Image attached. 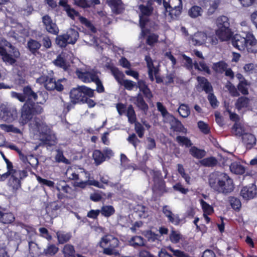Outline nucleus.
Wrapping results in <instances>:
<instances>
[{"instance_id":"nucleus-1","label":"nucleus","mask_w":257,"mask_h":257,"mask_svg":"<svg viewBox=\"0 0 257 257\" xmlns=\"http://www.w3.org/2000/svg\"><path fill=\"white\" fill-rule=\"evenodd\" d=\"M23 92L27 100L21 108L20 120L21 123L25 124L31 120L34 115L41 114L43 108L38 102H35L38 95L30 86H25Z\"/></svg>"},{"instance_id":"nucleus-2","label":"nucleus","mask_w":257,"mask_h":257,"mask_svg":"<svg viewBox=\"0 0 257 257\" xmlns=\"http://www.w3.org/2000/svg\"><path fill=\"white\" fill-rule=\"evenodd\" d=\"M232 44L240 51L246 50L249 53H257V40L251 32L236 34L232 37Z\"/></svg>"},{"instance_id":"nucleus-3","label":"nucleus","mask_w":257,"mask_h":257,"mask_svg":"<svg viewBox=\"0 0 257 257\" xmlns=\"http://www.w3.org/2000/svg\"><path fill=\"white\" fill-rule=\"evenodd\" d=\"M120 242L114 235L106 233L101 237L98 244L103 249L102 252L107 255H119L118 248Z\"/></svg>"},{"instance_id":"nucleus-4","label":"nucleus","mask_w":257,"mask_h":257,"mask_svg":"<svg viewBox=\"0 0 257 257\" xmlns=\"http://www.w3.org/2000/svg\"><path fill=\"white\" fill-rule=\"evenodd\" d=\"M94 91L85 85L73 88L69 92L70 102L74 105L81 104L86 96L94 97Z\"/></svg>"},{"instance_id":"nucleus-5","label":"nucleus","mask_w":257,"mask_h":257,"mask_svg":"<svg viewBox=\"0 0 257 257\" xmlns=\"http://www.w3.org/2000/svg\"><path fill=\"white\" fill-rule=\"evenodd\" d=\"M218 29L216 30L217 35L221 41L229 40L232 36V32L230 28L229 19L225 16H221L217 19Z\"/></svg>"},{"instance_id":"nucleus-6","label":"nucleus","mask_w":257,"mask_h":257,"mask_svg":"<svg viewBox=\"0 0 257 257\" xmlns=\"http://www.w3.org/2000/svg\"><path fill=\"white\" fill-rule=\"evenodd\" d=\"M5 46L8 47L10 49L7 51L3 46H0V56L4 62L13 65L16 62V58L19 57L20 52L18 49L10 42L6 41Z\"/></svg>"},{"instance_id":"nucleus-7","label":"nucleus","mask_w":257,"mask_h":257,"mask_svg":"<svg viewBox=\"0 0 257 257\" xmlns=\"http://www.w3.org/2000/svg\"><path fill=\"white\" fill-rule=\"evenodd\" d=\"M150 173L152 176L154 182L153 190L154 192H158L161 195L168 192L166 187V182L164 180L162 173L160 170H150Z\"/></svg>"},{"instance_id":"nucleus-8","label":"nucleus","mask_w":257,"mask_h":257,"mask_svg":"<svg viewBox=\"0 0 257 257\" xmlns=\"http://www.w3.org/2000/svg\"><path fill=\"white\" fill-rule=\"evenodd\" d=\"M139 10L140 11L139 14L140 26L141 28H144L150 21L149 17L154 12L152 1H148L146 5L144 4L139 5Z\"/></svg>"},{"instance_id":"nucleus-9","label":"nucleus","mask_w":257,"mask_h":257,"mask_svg":"<svg viewBox=\"0 0 257 257\" xmlns=\"http://www.w3.org/2000/svg\"><path fill=\"white\" fill-rule=\"evenodd\" d=\"M37 81L39 83L44 84L46 89L49 91L56 90L58 91H62L64 89L61 79L56 81L54 77L49 75H41L37 79Z\"/></svg>"},{"instance_id":"nucleus-10","label":"nucleus","mask_w":257,"mask_h":257,"mask_svg":"<svg viewBox=\"0 0 257 257\" xmlns=\"http://www.w3.org/2000/svg\"><path fill=\"white\" fill-rule=\"evenodd\" d=\"M18 116L17 109L11 105L2 104L0 106V119L7 122H12Z\"/></svg>"},{"instance_id":"nucleus-11","label":"nucleus","mask_w":257,"mask_h":257,"mask_svg":"<svg viewBox=\"0 0 257 257\" xmlns=\"http://www.w3.org/2000/svg\"><path fill=\"white\" fill-rule=\"evenodd\" d=\"M28 176L27 171L26 170V173H17L12 174L9 178L8 182V186L11 188L13 193H16L17 191L22 187L21 181Z\"/></svg>"},{"instance_id":"nucleus-12","label":"nucleus","mask_w":257,"mask_h":257,"mask_svg":"<svg viewBox=\"0 0 257 257\" xmlns=\"http://www.w3.org/2000/svg\"><path fill=\"white\" fill-rule=\"evenodd\" d=\"M226 173L219 171H215L211 173L208 176V184L210 188L216 193L218 188L222 183L225 177H226Z\"/></svg>"},{"instance_id":"nucleus-13","label":"nucleus","mask_w":257,"mask_h":257,"mask_svg":"<svg viewBox=\"0 0 257 257\" xmlns=\"http://www.w3.org/2000/svg\"><path fill=\"white\" fill-rule=\"evenodd\" d=\"M218 39L220 40L219 36L217 35L216 31L215 33L210 34L208 36L201 33L196 34L192 39L193 42H195V44L201 45L203 44L206 40L212 45H215L218 43Z\"/></svg>"},{"instance_id":"nucleus-14","label":"nucleus","mask_w":257,"mask_h":257,"mask_svg":"<svg viewBox=\"0 0 257 257\" xmlns=\"http://www.w3.org/2000/svg\"><path fill=\"white\" fill-rule=\"evenodd\" d=\"M234 189V185L233 180L227 174L226 177H225V180H223L221 183L216 193L222 194L226 196L233 192Z\"/></svg>"},{"instance_id":"nucleus-15","label":"nucleus","mask_w":257,"mask_h":257,"mask_svg":"<svg viewBox=\"0 0 257 257\" xmlns=\"http://www.w3.org/2000/svg\"><path fill=\"white\" fill-rule=\"evenodd\" d=\"M42 23L47 32L54 35H58L59 32L58 27L48 15L42 17Z\"/></svg>"},{"instance_id":"nucleus-16","label":"nucleus","mask_w":257,"mask_h":257,"mask_svg":"<svg viewBox=\"0 0 257 257\" xmlns=\"http://www.w3.org/2000/svg\"><path fill=\"white\" fill-rule=\"evenodd\" d=\"M14 214L5 207H0V223L3 225L12 224L15 221Z\"/></svg>"},{"instance_id":"nucleus-17","label":"nucleus","mask_w":257,"mask_h":257,"mask_svg":"<svg viewBox=\"0 0 257 257\" xmlns=\"http://www.w3.org/2000/svg\"><path fill=\"white\" fill-rule=\"evenodd\" d=\"M36 115H34L32 117V118L34 117V119L30 122V126L33 131L41 133L46 130L47 125L44 122L43 117H38Z\"/></svg>"},{"instance_id":"nucleus-18","label":"nucleus","mask_w":257,"mask_h":257,"mask_svg":"<svg viewBox=\"0 0 257 257\" xmlns=\"http://www.w3.org/2000/svg\"><path fill=\"white\" fill-rule=\"evenodd\" d=\"M257 188L255 184L243 187L240 190V195L244 200H248L254 198L257 193Z\"/></svg>"},{"instance_id":"nucleus-19","label":"nucleus","mask_w":257,"mask_h":257,"mask_svg":"<svg viewBox=\"0 0 257 257\" xmlns=\"http://www.w3.org/2000/svg\"><path fill=\"white\" fill-rule=\"evenodd\" d=\"M196 80L198 83L196 88L198 91H204L206 93L213 91L211 83L204 77L197 76Z\"/></svg>"},{"instance_id":"nucleus-20","label":"nucleus","mask_w":257,"mask_h":257,"mask_svg":"<svg viewBox=\"0 0 257 257\" xmlns=\"http://www.w3.org/2000/svg\"><path fill=\"white\" fill-rule=\"evenodd\" d=\"M137 87L139 89L140 92L143 93L148 102L152 100L153 97V93L145 80L142 79L138 80L137 83Z\"/></svg>"},{"instance_id":"nucleus-21","label":"nucleus","mask_w":257,"mask_h":257,"mask_svg":"<svg viewBox=\"0 0 257 257\" xmlns=\"http://www.w3.org/2000/svg\"><path fill=\"white\" fill-rule=\"evenodd\" d=\"M242 141L246 149H251L256 144V138L250 133H245L242 137Z\"/></svg>"},{"instance_id":"nucleus-22","label":"nucleus","mask_w":257,"mask_h":257,"mask_svg":"<svg viewBox=\"0 0 257 257\" xmlns=\"http://www.w3.org/2000/svg\"><path fill=\"white\" fill-rule=\"evenodd\" d=\"M135 104L142 111L146 112L149 109V106L144 99L143 95L141 93L137 94L135 97Z\"/></svg>"},{"instance_id":"nucleus-23","label":"nucleus","mask_w":257,"mask_h":257,"mask_svg":"<svg viewBox=\"0 0 257 257\" xmlns=\"http://www.w3.org/2000/svg\"><path fill=\"white\" fill-rule=\"evenodd\" d=\"M41 46L42 45L39 42L31 38L27 42V48L34 55L39 53V50Z\"/></svg>"},{"instance_id":"nucleus-24","label":"nucleus","mask_w":257,"mask_h":257,"mask_svg":"<svg viewBox=\"0 0 257 257\" xmlns=\"http://www.w3.org/2000/svg\"><path fill=\"white\" fill-rule=\"evenodd\" d=\"M56 234L58 242L59 244H62L68 242L72 237V234L70 232L59 230L56 232Z\"/></svg>"},{"instance_id":"nucleus-25","label":"nucleus","mask_w":257,"mask_h":257,"mask_svg":"<svg viewBox=\"0 0 257 257\" xmlns=\"http://www.w3.org/2000/svg\"><path fill=\"white\" fill-rule=\"evenodd\" d=\"M107 2L114 14L118 15L123 12L124 9L121 7L122 3L121 0H107Z\"/></svg>"},{"instance_id":"nucleus-26","label":"nucleus","mask_w":257,"mask_h":257,"mask_svg":"<svg viewBox=\"0 0 257 257\" xmlns=\"http://www.w3.org/2000/svg\"><path fill=\"white\" fill-rule=\"evenodd\" d=\"M108 68L111 71L112 75L114 76L116 81L120 85L124 80L125 76L124 74L118 68L114 66H108Z\"/></svg>"},{"instance_id":"nucleus-27","label":"nucleus","mask_w":257,"mask_h":257,"mask_svg":"<svg viewBox=\"0 0 257 257\" xmlns=\"http://www.w3.org/2000/svg\"><path fill=\"white\" fill-rule=\"evenodd\" d=\"M54 63L56 66L62 68L65 71L68 70L70 67L69 63L61 54L57 56V58L54 61Z\"/></svg>"},{"instance_id":"nucleus-28","label":"nucleus","mask_w":257,"mask_h":257,"mask_svg":"<svg viewBox=\"0 0 257 257\" xmlns=\"http://www.w3.org/2000/svg\"><path fill=\"white\" fill-rule=\"evenodd\" d=\"M69 41V44H74L79 38V33L74 29H70L65 34Z\"/></svg>"},{"instance_id":"nucleus-29","label":"nucleus","mask_w":257,"mask_h":257,"mask_svg":"<svg viewBox=\"0 0 257 257\" xmlns=\"http://www.w3.org/2000/svg\"><path fill=\"white\" fill-rule=\"evenodd\" d=\"M189 153L194 158L201 159L206 155V152L203 149H200L195 146H191L189 149Z\"/></svg>"},{"instance_id":"nucleus-30","label":"nucleus","mask_w":257,"mask_h":257,"mask_svg":"<svg viewBox=\"0 0 257 257\" xmlns=\"http://www.w3.org/2000/svg\"><path fill=\"white\" fill-rule=\"evenodd\" d=\"M201 166L205 167H213L217 165L218 161L214 157H209L204 158L200 161Z\"/></svg>"},{"instance_id":"nucleus-31","label":"nucleus","mask_w":257,"mask_h":257,"mask_svg":"<svg viewBox=\"0 0 257 257\" xmlns=\"http://www.w3.org/2000/svg\"><path fill=\"white\" fill-rule=\"evenodd\" d=\"M228 201L231 208L236 212H239L241 208V203L240 199L234 196H229Z\"/></svg>"},{"instance_id":"nucleus-32","label":"nucleus","mask_w":257,"mask_h":257,"mask_svg":"<svg viewBox=\"0 0 257 257\" xmlns=\"http://www.w3.org/2000/svg\"><path fill=\"white\" fill-rule=\"evenodd\" d=\"M92 158L96 165H99L105 161L104 154L99 150L93 151Z\"/></svg>"},{"instance_id":"nucleus-33","label":"nucleus","mask_w":257,"mask_h":257,"mask_svg":"<svg viewBox=\"0 0 257 257\" xmlns=\"http://www.w3.org/2000/svg\"><path fill=\"white\" fill-rule=\"evenodd\" d=\"M230 170L231 172L238 175H242L245 172L244 167L239 163L234 162L230 165Z\"/></svg>"},{"instance_id":"nucleus-34","label":"nucleus","mask_w":257,"mask_h":257,"mask_svg":"<svg viewBox=\"0 0 257 257\" xmlns=\"http://www.w3.org/2000/svg\"><path fill=\"white\" fill-rule=\"evenodd\" d=\"M163 5L166 11H168V9L182 7V0H169L168 2L164 0Z\"/></svg>"},{"instance_id":"nucleus-35","label":"nucleus","mask_w":257,"mask_h":257,"mask_svg":"<svg viewBox=\"0 0 257 257\" xmlns=\"http://www.w3.org/2000/svg\"><path fill=\"white\" fill-rule=\"evenodd\" d=\"M244 131V128L240 123H234L231 130V132L233 135L242 137L245 134Z\"/></svg>"},{"instance_id":"nucleus-36","label":"nucleus","mask_w":257,"mask_h":257,"mask_svg":"<svg viewBox=\"0 0 257 257\" xmlns=\"http://www.w3.org/2000/svg\"><path fill=\"white\" fill-rule=\"evenodd\" d=\"M100 212L101 215L106 218H108L115 213V209L112 205H103L101 207Z\"/></svg>"},{"instance_id":"nucleus-37","label":"nucleus","mask_w":257,"mask_h":257,"mask_svg":"<svg viewBox=\"0 0 257 257\" xmlns=\"http://www.w3.org/2000/svg\"><path fill=\"white\" fill-rule=\"evenodd\" d=\"M249 103V98L246 97L241 96L237 99L235 102V107L238 110H241L243 108L247 107Z\"/></svg>"},{"instance_id":"nucleus-38","label":"nucleus","mask_w":257,"mask_h":257,"mask_svg":"<svg viewBox=\"0 0 257 257\" xmlns=\"http://www.w3.org/2000/svg\"><path fill=\"white\" fill-rule=\"evenodd\" d=\"M194 67L198 71H203L209 75L211 74V71L204 61H200L199 63L197 61H195Z\"/></svg>"},{"instance_id":"nucleus-39","label":"nucleus","mask_w":257,"mask_h":257,"mask_svg":"<svg viewBox=\"0 0 257 257\" xmlns=\"http://www.w3.org/2000/svg\"><path fill=\"white\" fill-rule=\"evenodd\" d=\"M202 12V9L200 7L193 6L189 10L188 15L192 18H196L201 16Z\"/></svg>"},{"instance_id":"nucleus-40","label":"nucleus","mask_w":257,"mask_h":257,"mask_svg":"<svg viewBox=\"0 0 257 257\" xmlns=\"http://www.w3.org/2000/svg\"><path fill=\"white\" fill-rule=\"evenodd\" d=\"M250 83L248 81L239 82L237 85V88L239 93L243 95L248 94V88L250 86Z\"/></svg>"},{"instance_id":"nucleus-41","label":"nucleus","mask_w":257,"mask_h":257,"mask_svg":"<svg viewBox=\"0 0 257 257\" xmlns=\"http://www.w3.org/2000/svg\"><path fill=\"white\" fill-rule=\"evenodd\" d=\"M62 252L65 257H75V250L74 246L72 244H65L63 248Z\"/></svg>"},{"instance_id":"nucleus-42","label":"nucleus","mask_w":257,"mask_h":257,"mask_svg":"<svg viewBox=\"0 0 257 257\" xmlns=\"http://www.w3.org/2000/svg\"><path fill=\"white\" fill-rule=\"evenodd\" d=\"M126 116L128 118V122L131 124L137 122L136 112L132 105H130L127 107Z\"/></svg>"},{"instance_id":"nucleus-43","label":"nucleus","mask_w":257,"mask_h":257,"mask_svg":"<svg viewBox=\"0 0 257 257\" xmlns=\"http://www.w3.org/2000/svg\"><path fill=\"white\" fill-rule=\"evenodd\" d=\"M228 65L225 62L220 61L213 64L212 69L216 72L222 73L226 69Z\"/></svg>"},{"instance_id":"nucleus-44","label":"nucleus","mask_w":257,"mask_h":257,"mask_svg":"<svg viewBox=\"0 0 257 257\" xmlns=\"http://www.w3.org/2000/svg\"><path fill=\"white\" fill-rule=\"evenodd\" d=\"M177 111L179 115L183 118L187 117L190 114L189 107L187 104L184 103H181Z\"/></svg>"},{"instance_id":"nucleus-45","label":"nucleus","mask_w":257,"mask_h":257,"mask_svg":"<svg viewBox=\"0 0 257 257\" xmlns=\"http://www.w3.org/2000/svg\"><path fill=\"white\" fill-rule=\"evenodd\" d=\"M176 141L180 146H185L186 148L191 147L193 144L191 140L187 137L178 136L176 138Z\"/></svg>"},{"instance_id":"nucleus-46","label":"nucleus","mask_w":257,"mask_h":257,"mask_svg":"<svg viewBox=\"0 0 257 257\" xmlns=\"http://www.w3.org/2000/svg\"><path fill=\"white\" fill-rule=\"evenodd\" d=\"M59 250V248L54 244H49L47 248L44 250L45 255L53 256Z\"/></svg>"},{"instance_id":"nucleus-47","label":"nucleus","mask_w":257,"mask_h":257,"mask_svg":"<svg viewBox=\"0 0 257 257\" xmlns=\"http://www.w3.org/2000/svg\"><path fill=\"white\" fill-rule=\"evenodd\" d=\"M56 44L61 48H65L68 44L69 41L67 38L65 34L57 35L56 38Z\"/></svg>"},{"instance_id":"nucleus-48","label":"nucleus","mask_w":257,"mask_h":257,"mask_svg":"<svg viewBox=\"0 0 257 257\" xmlns=\"http://www.w3.org/2000/svg\"><path fill=\"white\" fill-rule=\"evenodd\" d=\"M158 41L159 35L155 33H151L148 36L146 42L148 45L152 47L158 43Z\"/></svg>"},{"instance_id":"nucleus-49","label":"nucleus","mask_w":257,"mask_h":257,"mask_svg":"<svg viewBox=\"0 0 257 257\" xmlns=\"http://www.w3.org/2000/svg\"><path fill=\"white\" fill-rule=\"evenodd\" d=\"M197 125L200 132L204 135H208L210 133V129L208 124L203 121L199 120L197 122Z\"/></svg>"},{"instance_id":"nucleus-50","label":"nucleus","mask_w":257,"mask_h":257,"mask_svg":"<svg viewBox=\"0 0 257 257\" xmlns=\"http://www.w3.org/2000/svg\"><path fill=\"white\" fill-rule=\"evenodd\" d=\"M200 204L203 211V214L211 215L213 212V208L203 199L200 200Z\"/></svg>"},{"instance_id":"nucleus-51","label":"nucleus","mask_w":257,"mask_h":257,"mask_svg":"<svg viewBox=\"0 0 257 257\" xmlns=\"http://www.w3.org/2000/svg\"><path fill=\"white\" fill-rule=\"evenodd\" d=\"M172 128L174 132L183 133L184 134L187 133V128L184 127L181 122L179 120L176 121L175 124L172 126Z\"/></svg>"},{"instance_id":"nucleus-52","label":"nucleus","mask_w":257,"mask_h":257,"mask_svg":"<svg viewBox=\"0 0 257 257\" xmlns=\"http://www.w3.org/2000/svg\"><path fill=\"white\" fill-rule=\"evenodd\" d=\"M78 77L85 83H89V71L82 72L79 70L76 71Z\"/></svg>"},{"instance_id":"nucleus-53","label":"nucleus","mask_w":257,"mask_h":257,"mask_svg":"<svg viewBox=\"0 0 257 257\" xmlns=\"http://www.w3.org/2000/svg\"><path fill=\"white\" fill-rule=\"evenodd\" d=\"M207 94V99L211 107L213 108L218 107L219 102L213 92L208 93Z\"/></svg>"},{"instance_id":"nucleus-54","label":"nucleus","mask_w":257,"mask_h":257,"mask_svg":"<svg viewBox=\"0 0 257 257\" xmlns=\"http://www.w3.org/2000/svg\"><path fill=\"white\" fill-rule=\"evenodd\" d=\"M29 248L31 257H35V255L38 254L37 252V250H38V244L35 242L33 241L29 242Z\"/></svg>"},{"instance_id":"nucleus-55","label":"nucleus","mask_w":257,"mask_h":257,"mask_svg":"<svg viewBox=\"0 0 257 257\" xmlns=\"http://www.w3.org/2000/svg\"><path fill=\"white\" fill-rule=\"evenodd\" d=\"M36 178L38 182L41 184L47 186L50 188H53L55 186V183L51 180H48L46 179L42 178L41 177L36 175Z\"/></svg>"},{"instance_id":"nucleus-56","label":"nucleus","mask_w":257,"mask_h":257,"mask_svg":"<svg viewBox=\"0 0 257 257\" xmlns=\"http://www.w3.org/2000/svg\"><path fill=\"white\" fill-rule=\"evenodd\" d=\"M131 242L134 246H140L144 245V239L140 236L132 237Z\"/></svg>"},{"instance_id":"nucleus-57","label":"nucleus","mask_w":257,"mask_h":257,"mask_svg":"<svg viewBox=\"0 0 257 257\" xmlns=\"http://www.w3.org/2000/svg\"><path fill=\"white\" fill-rule=\"evenodd\" d=\"M229 84L226 86V87L229 91L230 95L233 97H238L240 95V93L238 92L237 88L235 87V86L231 83V82H228Z\"/></svg>"},{"instance_id":"nucleus-58","label":"nucleus","mask_w":257,"mask_h":257,"mask_svg":"<svg viewBox=\"0 0 257 257\" xmlns=\"http://www.w3.org/2000/svg\"><path fill=\"white\" fill-rule=\"evenodd\" d=\"M229 84L226 86V87L229 91L230 95L233 97H238L240 95V93L238 92L237 88L235 87V86L231 83V82H228Z\"/></svg>"},{"instance_id":"nucleus-59","label":"nucleus","mask_w":257,"mask_h":257,"mask_svg":"<svg viewBox=\"0 0 257 257\" xmlns=\"http://www.w3.org/2000/svg\"><path fill=\"white\" fill-rule=\"evenodd\" d=\"M173 188L174 190L179 192L183 194H186L189 191L188 189L184 188L180 182H178L174 185Z\"/></svg>"},{"instance_id":"nucleus-60","label":"nucleus","mask_w":257,"mask_h":257,"mask_svg":"<svg viewBox=\"0 0 257 257\" xmlns=\"http://www.w3.org/2000/svg\"><path fill=\"white\" fill-rule=\"evenodd\" d=\"M124 87L127 90H132L135 86H137V83L130 80H124L120 84Z\"/></svg>"},{"instance_id":"nucleus-61","label":"nucleus","mask_w":257,"mask_h":257,"mask_svg":"<svg viewBox=\"0 0 257 257\" xmlns=\"http://www.w3.org/2000/svg\"><path fill=\"white\" fill-rule=\"evenodd\" d=\"M7 162H8L6 163V164L8 172H9L12 174L17 173L19 172H21V173H23L24 174L26 173V170H20L14 169L13 163L10 161Z\"/></svg>"},{"instance_id":"nucleus-62","label":"nucleus","mask_w":257,"mask_h":257,"mask_svg":"<svg viewBox=\"0 0 257 257\" xmlns=\"http://www.w3.org/2000/svg\"><path fill=\"white\" fill-rule=\"evenodd\" d=\"M170 241L174 243H178L181 239V235L173 230L169 235Z\"/></svg>"},{"instance_id":"nucleus-63","label":"nucleus","mask_w":257,"mask_h":257,"mask_svg":"<svg viewBox=\"0 0 257 257\" xmlns=\"http://www.w3.org/2000/svg\"><path fill=\"white\" fill-rule=\"evenodd\" d=\"M135 131L138 136L140 138H142L144 135L145 128L144 126L139 122L135 123Z\"/></svg>"},{"instance_id":"nucleus-64","label":"nucleus","mask_w":257,"mask_h":257,"mask_svg":"<svg viewBox=\"0 0 257 257\" xmlns=\"http://www.w3.org/2000/svg\"><path fill=\"white\" fill-rule=\"evenodd\" d=\"M219 5V2L218 0H214L211 4H210L209 8L208 9L207 13L208 15H212L216 10L218 9Z\"/></svg>"}]
</instances>
